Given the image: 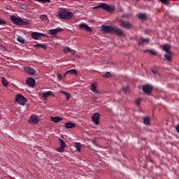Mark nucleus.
<instances>
[{
	"instance_id": "1",
	"label": "nucleus",
	"mask_w": 179,
	"mask_h": 179,
	"mask_svg": "<svg viewBox=\"0 0 179 179\" xmlns=\"http://www.w3.org/2000/svg\"><path fill=\"white\" fill-rule=\"evenodd\" d=\"M57 14L59 19H64V20H71L73 17V13L65 9H59Z\"/></svg>"
},
{
	"instance_id": "2",
	"label": "nucleus",
	"mask_w": 179,
	"mask_h": 179,
	"mask_svg": "<svg viewBox=\"0 0 179 179\" xmlns=\"http://www.w3.org/2000/svg\"><path fill=\"white\" fill-rule=\"evenodd\" d=\"M10 20L14 24H17V26H27V24H30L29 21L23 20L20 17H17L15 15L10 17Z\"/></svg>"
},
{
	"instance_id": "3",
	"label": "nucleus",
	"mask_w": 179,
	"mask_h": 179,
	"mask_svg": "<svg viewBox=\"0 0 179 179\" xmlns=\"http://www.w3.org/2000/svg\"><path fill=\"white\" fill-rule=\"evenodd\" d=\"M17 103L20 104V106H24L27 103V99H26L23 95L18 94L15 98Z\"/></svg>"
},
{
	"instance_id": "4",
	"label": "nucleus",
	"mask_w": 179,
	"mask_h": 179,
	"mask_svg": "<svg viewBox=\"0 0 179 179\" xmlns=\"http://www.w3.org/2000/svg\"><path fill=\"white\" fill-rule=\"evenodd\" d=\"M153 90V86L150 85V84H147L143 85V92L145 93L148 96H150L152 94V92Z\"/></svg>"
},
{
	"instance_id": "5",
	"label": "nucleus",
	"mask_w": 179,
	"mask_h": 179,
	"mask_svg": "<svg viewBox=\"0 0 179 179\" xmlns=\"http://www.w3.org/2000/svg\"><path fill=\"white\" fill-rule=\"evenodd\" d=\"M96 8H101V9H103V10H106L107 12H109V13H111L113 12V7L104 3H102L98 6H96Z\"/></svg>"
},
{
	"instance_id": "6",
	"label": "nucleus",
	"mask_w": 179,
	"mask_h": 179,
	"mask_svg": "<svg viewBox=\"0 0 179 179\" xmlns=\"http://www.w3.org/2000/svg\"><path fill=\"white\" fill-rule=\"evenodd\" d=\"M113 33H115L116 35L118 36V37H124L125 36V33L124 32V31L117 27H113Z\"/></svg>"
},
{
	"instance_id": "7",
	"label": "nucleus",
	"mask_w": 179,
	"mask_h": 179,
	"mask_svg": "<svg viewBox=\"0 0 179 179\" xmlns=\"http://www.w3.org/2000/svg\"><path fill=\"white\" fill-rule=\"evenodd\" d=\"M120 26H122V27H124V29H127V30H129L133 27L132 24L129 21H124L122 20H120Z\"/></svg>"
},
{
	"instance_id": "8",
	"label": "nucleus",
	"mask_w": 179,
	"mask_h": 179,
	"mask_svg": "<svg viewBox=\"0 0 179 179\" xmlns=\"http://www.w3.org/2000/svg\"><path fill=\"white\" fill-rule=\"evenodd\" d=\"M59 142L60 143V147L57 148V152H59V153H62L66 148V143H65V141H64V140H62V138H59Z\"/></svg>"
},
{
	"instance_id": "9",
	"label": "nucleus",
	"mask_w": 179,
	"mask_h": 179,
	"mask_svg": "<svg viewBox=\"0 0 179 179\" xmlns=\"http://www.w3.org/2000/svg\"><path fill=\"white\" fill-rule=\"evenodd\" d=\"M31 38L34 40H38V38H40V37H47V35L44 34H41L39 32H36L34 31L31 34Z\"/></svg>"
},
{
	"instance_id": "10",
	"label": "nucleus",
	"mask_w": 179,
	"mask_h": 179,
	"mask_svg": "<svg viewBox=\"0 0 179 179\" xmlns=\"http://www.w3.org/2000/svg\"><path fill=\"white\" fill-rule=\"evenodd\" d=\"M28 122L29 124H38V122H40V119L38 118V116L34 115L31 116Z\"/></svg>"
},
{
	"instance_id": "11",
	"label": "nucleus",
	"mask_w": 179,
	"mask_h": 179,
	"mask_svg": "<svg viewBox=\"0 0 179 179\" xmlns=\"http://www.w3.org/2000/svg\"><path fill=\"white\" fill-rule=\"evenodd\" d=\"M99 120H100V114H99L97 113H94L92 117V121L93 124H94L95 125H99Z\"/></svg>"
},
{
	"instance_id": "12",
	"label": "nucleus",
	"mask_w": 179,
	"mask_h": 179,
	"mask_svg": "<svg viewBox=\"0 0 179 179\" xmlns=\"http://www.w3.org/2000/svg\"><path fill=\"white\" fill-rule=\"evenodd\" d=\"M149 41H150V38H145L143 37H141L138 39V45H143L144 44H148V43H149Z\"/></svg>"
},
{
	"instance_id": "13",
	"label": "nucleus",
	"mask_w": 179,
	"mask_h": 179,
	"mask_svg": "<svg viewBox=\"0 0 179 179\" xmlns=\"http://www.w3.org/2000/svg\"><path fill=\"white\" fill-rule=\"evenodd\" d=\"M79 28L80 29V30H85L86 31H89L90 33H92V28H90V27H89V25L87 24H80L79 25Z\"/></svg>"
},
{
	"instance_id": "14",
	"label": "nucleus",
	"mask_w": 179,
	"mask_h": 179,
	"mask_svg": "<svg viewBox=\"0 0 179 179\" xmlns=\"http://www.w3.org/2000/svg\"><path fill=\"white\" fill-rule=\"evenodd\" d=\"M101 30L103 34L113 33V27H111L103 25L101 27Z\"/></svg>"
},
{
	"instance_id": "15",
	"label": "nucleus",
	"mask_w": 179,
	"mask_h": 179,
	"mask_svg": "<svg viewBox=\"0 0 179 179\" xmlns=\"http://www.w3.org/2000/svg\"><path fill=\"white\" fill-rule=\"evenodd\" d=\"M63 31L64 29H62L57 28L54 29H50L49 33L51 34V36H55L56 34L59 33V31Z\"/></svg>"
},
{
	"instance_id": "16",
	"label": "nucleus",
	"mask_w": 179,
	"mask_h": 179,
	"mask_svg": "<svg viewBox=\"0 0 179 179\" xmlns=\"http://www.w3.org/2000/svg\"><path fill=\"white\" fill-rule=\"evenodd\" d=\"M25 72H27L29 75H34L36 73V71H34V69L30 67V66H27L24 68Z\"/></svg>"
},
{
	"instance_id": "17",
	"label": "nucleus",
	"mask_w": 179,
	"mask_h": 179,
	"mask_svg": "<svg viewBox=\"0 0 179 179\" xmlns=\"http://www.w3.org/2000/svg\"><path fill=\"white\" fill-rule=\"evenodd\" d=\"M27 83L31 87H34V85H36V80H34V78L29 77L27 80Z\"/></svg>"
},
{
	"instance_id": "18",
	"label": "nucleus",
	"mask_w": 179,
	"mask_h": 179,
	"mask_svg": "<svg viewBox=\"0 0 179 179\" xmlns=\"http://www.w3.org/2000/svg\"><path fill=\"white\" fill-rule=\"evenodd\" d=\"M91 92H92L93 93H94L95 94H99V90H97V87L96 86V83H93L91 85V89H90Z\"/></svg>"
},
{
	"instance_id": "19",
	"label": "nucleus",
	"mask_w": 179,
	"mask_h": 179,
	"mask_svg": "<svg viewBox=\"0 0 179 179\" xmlns=\"http://www.w3.org/2000/svg\"><path fill=\"white\" fill-rule=\"evenodd\" d=\"M75 127H76V125L72 122H66L64 124V127H66L67 129L75 128Z\"/></svg>"
},
{
	"instance_id": "20",
	"label": "nucleus",
	"mask_w": 179,
	"mask_h": 179,
	"mask_svg": "<svg viewBox=\"0 0 179 179\" xmlns=\"http://www.w3.org/2000/svg\"><path fill=\"white\" fill-rule=\"evenodd\" d=\"M34 47L36 48V50H38V48H43V50H47V45L44 44L38 43L34 45Z\"/></svg>"
},
{
	"instance_id": "21",
	"label": "nucleus",
	"mask_w": 179,
	"mask_h": 179,
	"mask_svg": "<svg viewBox=\"0 0 179 179\" xmlns=\"http://www.w3.org/2000/svg\"><path fill=\"white\" fill-rule=\"evenodd\" d=\"M52 94V91H48L47 92H43V97L44 100H47V99H48V97H50V96H51Z\"/></svg>"
},
{
	"instance_id": "22",
	"label": "nucleus",
	"mask_w": 179,
	"mask_h": 179,
	"mask_svg": "<svg viewBox=\"0 0 179 179\" xmlns=\"http://www.w3.org/2000/svg\"><path fill=\"white\" fill-rule=\"evenodd\" d=\"M164 57L167 61H169V62L171 61V58L173 57V52H168L166 54L164 55Z\"/></svg>"
},
{
	"instance_id": "23",
	"label": "nucleus",
	"mask_w": 179,
	"mask_h": 179,
	"mask_svg": "<svg viewBox=\"0 0 179 179\" xmlns=\"http://www.w3.org/2000/svg\"><path fill=\"white\" fill-rule=\"evenodd\" d=\"M66 73H70L71 75H78V71L76 69L69 70L64 73V76L66 75Z\"/></svg>"
},
{
	"instance_id": "24",
	"label": "nucleus",
	"mask_w": 179,
	"mask_h": 179,
	"mask_svg": "<svg viewBox=\"0 0 179 179\" xmlns=\"http://www.w3.org/2000/svg\"><path fill=\"white\" fill-rule=\"evenodd\" d=\"M51 120L53 122H55V123L61 122V121H62V118H61L58 116H56V117H51Z\"/></svg>"
},
{
	"instance_id": "25",
	"label": "nucleus",
	"mask_w": 179,
	"mask_h": 179,
	"mask_svg": "<svg viewBox=\"0 0 179 179\" xmlns=\"http://www.w3.org/2000/svg\"><path fill=\"white\" fill-rule=\"evenodd\" d=\"M143 122L145 125H150V117L146 116L143 119Z\"/></svg>"
},
{
	"instance_id": "26",
	"label": "nucleus",
	"mask_w": 179,
	"mask_h": 179,
	"mask_svg": "<svg viewBox=\"0 0 179 179\" xmlns=\"http://www.w3.org/2000/svg\"><path fill=\"white\" fill-rule=\"evenodd\" d=\"M147 15L145 13H140L138 14V19L141 20H146Z\"/></svg>"
},
{
	"instance_id": "27",
	"label": "nucleus",
	"mask_w": 179,
	"mask_h": 179,
	"mask_svg": "<svg viewBox=\"0 0 179 179\" xmlns=\"http://www.w3.org/2000/svg\"><path fill=\"white\" fill-rule=\"evenodd\" d=\"M170 48H171V47L169 45L165 44L163 46V50L164 51H166V52H170Z\"/></svg>"
},
{
	"instance_id": "28",
	"label": "nucleus",
	"mask_w": 179,
	"mask_h": 179,
	"mask_svg": "<svg viewBox=\"0 0 179 179\" xmlns=\"http://www.w3.org/2000/svg\"><path fill=\"white\" fill-rule=\"evenodd\" d=\"M17 41H18V43H20L21 44H24V43L26 42L24 38H23V37L22 36H18L17 38Z\"/></svg>"
},
{
	"instance_id": "29",
	"label": "nucleus",
	"mask_w": 179,
	"mask_h": 179,
	"mask_svg": "<svg viewBox=\"0 0 179 179\" xmlns=\"http://www.w3.org/2000/svg\"><path fill=\"white\" fill-rule=\"evenodd\" d=\"M61 93L66 96V100L68 101L69 100L70 97H71V94L69 92H66L65 91H62Z\"/></svg>"
},
{
	"instance_id": "30",
	"label": "nucleus",
	"mask_w": 179,
	"mask_h": 179,
	"mask_svg": "<svg viewBox=\"0 0 179 179\" xmlns=\"http://www.w3.org/2000/svg\"><path fill=\"white\" fill-rule=\"evenodd\" d=\"M75 148L77 152H80L81 150V146L80 143H75Z\"/></svg>"
},
{
	"instance_id": "31",
	"label": "nucleus",
	"mask_w": 179,
	"mask_h": 179,
	"mask_svg": "<svg viewBox=\"0 0 179 179\" xmlns=\"http://www.w3.org/2000/svg\"><path fill=\"white\" fill-rule=\"evenodd\" d=\"M1 82H2V84L4 85V86H8V80H6V78H1Z\"/></svg>"
},
{
	"instance_id": "32",
	"label": "nucleus",
	"mask_w": 179,
	"mask_h": 179,
	"mask_svg": "<svg viewBox=\"0 0 179 179\" xmlns=\"http://www.w3.org/2000/svg\"><path fill=\"white\" fill-rule=\"evenodd\" d=\"M17 6H20V8H21L22 9H25V8H26V5H24L20 2H17Z\"/></svg>"
},
{
	"instance_id": "33",
	"label": "nucleus",
	"mask_w": 179,
	"mask_h": 179,
	"mask_svg": "<svg viewBox=\"0 0 179 179\" xmlns=\"http://www.w3.org/2000/svg\"><path fill=\"white\" fill-rule=\"evenodd\" d=\"M103 78H110L111 76V74L110 73V72H106L105 74H103Z\"/></svg>"
},
{
	"instance_id": "34",
	"label": "nucleus",
	"mask_w": 179,
	"mask_h": 179,
	"mask_svg": "<svg viewBox=\"0 0 179 179\" xmlns=\"http://www.w3.org/2000/svg\"><path fill=\"white\" fill-rule=\"evenodd\" d=\"M40 19H41V20H47V19H48V17L45 15H42L40 16Z\"/></svg>"
},
{
	"instance_id": "35",
	"label": "nucleus",
	"mask_w": 179,
	"mask_h": 179,
	"mask_svg": "<svg viewBox=\"0 0 179 179\" xmlns=\"http://www.w3.org/2000/svg\"><path fill=\"white\" fill-rule=\"evenodd\" d=\"M64 54H66V52H71V48H65L64 50H63Z\"/></svg>"
},
{
	"instance_id": "36",
	"label": "nucleus",
	"mask_w": 179,
	"mask_h": 179,
	"mask_svg": "<svg viewBox=\"0 0 179 179\" xmlns=\"http://www.w3.org/2000/svg\"><path fill=\"white\" fill-rule=\"evenodd\" d=\"M57 80H59V82H61V80H62V76L61 75V73H57Z\"/></svg>"
},
{
	"instance_id": "37",
	"label": "nucleus",
	"mask_w": 179,
	"mask_h": 179,
	"mask_svg": "<svg viewBox=\"0 0 179 179\" xmlns=\"http://www.w3.org/2000/svg\"><path fill=\"white\" fill-rule=\"evenodd\" d=\"M147 52H150L152 55H157V53L155 51L150 50H147Z\"/></svg>"
},
{
	"instance_id": "38",
	"label": "nucleus",
	"mask_w": 179,
	"mask_h": 179,
	"mask_svg": "<svg viewBox=\"0 0 179 179\" xmlns=\"http://www.w3.org/2000/svg\"><path fill=\"white\" fill-rule=\"evenodd\" d=\"M141 101H142V99H138L135 101L136 104H137V106H139V104H141Z\"/></svg>"
},
{
	"instance_id": "39",
	"label": "nucleus",
	"mask_w": 179,
	"mask_h": 179,
	"mask_svg": "<svg viewBox=\"0 0 179 179\" xmlns=\"http://www.w3.org/2000/svg\"><path fill=\"white\" fill-rule=\"evenodd\" d=\"M161 2L164 3V5H169V3H170L169 1H162Z\"/></svg>"
},
{
	"instance_id": "40",
	"label": "nucleus",
	"mask_w": 179,
	"mask_h": 179,
	"mask_svg": "<svg viewBox=\"0 0 179 179\" xmlns=\"http://www.w3.org/2000/svg\"><path fill=\"white\" fill-rule=\"evenodd\" d=\"M0 24H6V21L2 20H1V18H0Z\"/></svg>"
},
{
	"instance_id": "41",
	"label": "nucleus",
	"mask_w": 179,
	"mask_h": 179,
	"mask_svg": "<svg viewBox=\"0 0 179 179\" xmlns=\"http://www.w3.org/2000/svg\"><path fill=\"white\" fill-rule=\"evenodd\" d=\"M152 72L154 75H157V71L152 70Z\"/></svg>"
},
{
	"instance_id": "42",
	"label": "nucleus",
	"mask_w": 179,
	"mask_h": 179,
	"mask_svg": "<svg viewBox=\"0 0 179 179\" xmlns=\"http://www.w3.org/2000/svg\"><path fill=\"white\" fill-rule=\"evenodd\" d=\"M122 90H123L124 92H127L128 87H124V88H122Z\"/></svg>"
},
{
	"instance_id": "43",
	"label": "nucleus",
	"mask_w": 179,
	"mask_h": 179,
	"mask_svg": "<svg viewBox=\"0 0 179 179\" xmlns=\"http://www.w3.org/2000/svg\"><path fill=\"white\" fill-rule=\"evenodd\" d=\"M40 2H42L43 3H47V2H50V1H40Z\"/></svg>"
},
{
	"instance_id": "44",
	"label": "nucleus",
	"mask_w": 179,
	"mask_h": 179,
	"mask_svg": "<svg viewBox=\"0 0 179 179\" xmlns=\"http://www.w3.org/2000/svg\"><path fill=\"white\" fill-rule=\"evenodd\" d=\"M176 131L179 133V124L176 127Z\"/></svg>"
},
{
	"instance_id": "45",
	"label": "nucleus",
	"mask_w": 179,
	"mask_h": 179,
	"mask_svg": "<svg viewBox=\"0 0 179 179\" xmlns=\"http://www.w3.org/2000/svg\"><path fill=\"white\" fill-rule=\"evenodd\" d=\"M128 15H122V17H127Z\"/></svg>"
},
{
	"instance_id": "46",
	"label": "nucleus",
	"mask_w": 179,
	"mask_h": 179,
	"mask_svg": "<svg viewBox=\"0 0 179 179\" xmlns=\"http://www.w3.org/2000/svg\"><path fill=\"white\" fill-rule=\"evenodd\" d=\"M115 8V7H113V10H114Z\"/></svg>"
}]
</instances>
